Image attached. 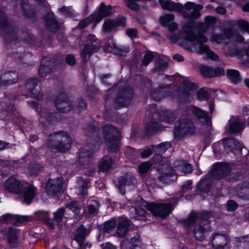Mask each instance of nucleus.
<instances>
[{
  "label": "nucleus",
  "mask_w": 249,
  "mask_h": 249,
  "mask_svg": "<svg viewBox=\"0 0 249 249\" xmlns=\"http://www.w3.org/2000/svg\"><path fill=\"white\" fill-rule=\"evenodd\" d=\"M20 230L18 229L10 227L6 233V239L7 242L12 248L18 247L19 235Z\"/></svg>",
  "instance_id": "26"
},
{
  "label": "nucleus",
  "mask_w": 249,
  "mask_h": 249,
  "mask_svg": "<svg viewBox=\"0 0 249 249\" xmlns=\"http://www.w3.org/2000/svg\"><path fill=\"white\" fill-rule=\"evenodd\" d=\"M116 24L114 19H106L103 25V28L105 32H110L116 29Z\"/></svg>",
  "instance_id": "49"
},
{
  "label": "nucleus",
  "mask_w": 249,
  "mask_h": 249,
  "mask_svg": "<svg viewBox=\"0 0 249 249\" xmlns=\"http://www.w3.org/2000/svg\"><path fill=\"white\" fill-rule=\"evenodd\" d=\"M102 131L108 153H115L120 156L122 137L119 128L112 124H107L102 127Z\"/></svg>",
  "instance_id": "4"
},
{
  "label": "nucleus",
  "mask_w": 249,
  "mask_h": 249,
  "mask_svg": "<svg viewBox=\"0 0 249 249\" xmlns=\"http://www.w3.org/2000/svg\"><path fill=\"white\" fill-rule=\"evenodd\" d=\"M36 188L31 184L27 187L24 186L20 194L22 195L23 202L27 205H30L36 195Z\"/></svg>",
  "instance_id": "25"
},
{
  "label": "nucleus",
  "mask_w": 249,
  "mask_h": 249,
  "mask_svg": "<svg viewBox=\"0 0 249 249\" xmlns=\"http://www.w3.org/2000/svg\"><path fill=\"white\" fill-rule=\"evenodd\" d=\"M72 140L68 133L65 131L53 132L47 140V147L52 151L66 153L71 147Z\"/></svg>",
  "instance_id": "3"
},
{
  "label": "nucleus",
  "mask_w": 249,
  "mask_h": 249,
  "mask_svg": "<svg viewBox=\"0 0 249 249\" xmlns=\"http://www.w3.org/2000/svg\"><path fill=\"white\" fill-rule=\"evenodd\" d=\"M134 96L133 89L130 86L121 88L116 95L114 100V107L119 109L122 107H127Z\"/></svg>",
  "instance_id": "7"
},
{
  "label": "nucleus",
  "mask_w": 249,
  "mask_h": 249,
  "mask_svg": "<svg viewBox=\"0 0 249 249\" xmlns=\"http://www.w3.org/2000/svg\"><path fill=\"white\" fill-rule=\"evenodd\" d=\"M151 146L153 148L157 149L159 152L164 153L171 147V144L170 142H165L157 145H152Z\"/></svg>",
  "instance_id": "52"
},
{
  "label": "nucleus",
  "mask_w": 249,
  "mask_h": 249,
  "mask_svg": "<svg viewBox=\"0 0 249 249\" xmlns=\"http://www.w3.org/2000/svg\"><path fill=\"white\" fill-rule=\"evenodd\" d=\"M67 207L71 210L74 214H78L82 209L83 206L81 202L78 201H72L69 202Z\"/></svg>",
  "instance_id": "43"
},
{
  "label": "nucleus",
  "mask_w": 249,
  "mask_h": 249,
  "mask_svg": "<svg viewBox=\"0 0 249 249\" xmlns=\"http://www.w3.org/2000/svg\"><path fill=\"white\" fill-rule=\"evenodd\" d=\"M35 216L38 221H41L47 225L51 224V219L49 217V212L45 211H38L35 213Z\"/></svg>",
  "instance_id": "40"
},
{
  "label": "nucleus",
  "mask_w": 249,
  "mask_h": 249,
  "mask_svg": "<svg viewBox=\"0 0 249 249\" xmlns=\"http://www.w3.org/2000/svg\"><path fill=\"white\" fill-rule=\"evenodd\" d=\"M0 31L5 33L2 35L4 45L9 44L18 40L17 30L9 22L4 12L0 9Z\"/></svg>",
  "instance_id": "5"
},
{
  "label": "nucleus",
  "mask_w": 249,
  "mask_h": 249,
  "mask_svg": "<svg viewBox=\"0 0 249 249\" xmlns=\"http://www.w3.org/2000/svg\"><path fill=\"white\" fill-rule=\"evenodd\" d=\"M159 2L162 9L169 11L182 12L184 8L180 3H175L171 0H159Z\"/></svg>",
  "instance_id": "32"
},
{
  "label": "nucleus",
  "mask_w": 249,
  "mask_h": 249,
  "mask_svg": "<svg viewBox=\"0 0 249 249\" xmlns=\"http://www.w3.org/2000/svg\"><path fill=\"white\" fill-rule=\"evenodd\" d=\"M92 153L85 148H81L79 153V161L81 164L88 165L92 159Z\"/></svg>",
  "instance_id": "35"
},
{
  "label": "nucleus",
  "mask_w": 249,
  "mask_h": 249,
  "mask_svg": "<svg viewBox=\"0 0 249 249\" xmlns=\"http://www.w3.org/2000/svg\"><path fill=\"white\" fill-rule=\"evenodd\" d=\"M56 66V62L55 59L50 57L43 58L38 70L39 76L42 78L45 77L54 71Z\"/></svg>",
  "instance_id": "16"
},
{
  "label": "nucleus",
  "mask_w": 249,
  "mask_h": 249,
  "mask_svg": "<svg viewBox=\"0 0 249 249\" xmlns=\"http://www.w3.org/2000/svg\"><path fill=\"white\" fill-rule=\"evenodd\" d=\"M33 217L30 215H20L18 214H14L13 225L18 226L20 224H25L29 222L32 221Z\"/></svg>",
  "instance_id": "39"
},
{
  "label": "nucleus",
  "mask_w": 249,
  "mask_h": 249,
  "mask_svg": "<svg viewBox=\"0 0 249 249\" xmlns=\"http://www.w3.org/2000/svg\"><path fill=\"white\" fill-rule=\"evenodd\" d=\"M196 132V128L193 121L188 118H180L177 122L174 129V138L180 140L188 135H192Z\"/></svg>",
  "instance_id": "6"
},
{
  "label": "nucleus",
  "mask_w": 249,
  "mask_h": 249,
  "mask_svg": "<svg viewBox=\"0 0 249 249\" xmlns=\"http://www.w3.org/2000/svg\"><path fill=\"white\" fill-rule=\"evenodd\" d=\"M39 80L37 77L28 78L25 84V89L28 91L30 96L37 100H40L43 96V92L40 86H38Z\"/></svg>",
  "instance_id": "13"
},
{
  "label": "nucleus",
  "mask_w": 249,
  "mask_h": 249,
  "mask_svg": "<svg viewBox=\"0 0 249 249\" xmlns=\"http://www.w3.org/2000/svg\"><path fill=\"white\" fill-rule=\"evenodd\" d=\"M54 104L58 110V112H51L48 110H42L40 112V116L51 124H55L61 121L60 113H67L73 110V107L67 95L63 92L60 91L56 96L53 101Z\"/></svg>",
  "instance_id": "1"
},
{
  "label": "nucleus",
  "mask_w": 249,
  "mask_h": 249,
  "mask_svg": "<svg viewBox=\"0 0 249 249\" xmlns=\"http://www.w3.org/2000/svg\"><path fill=\"white\" fill-rule=\"evenodd\" d=\"M123 1L128 9L132 11L137 12L140 10V5L136 2H140L143 0H123Z\"/></svg>",
  "instance_id": "47"
},
{
  "label": "nucleus",
  "mask_w": 249,
  "mask_h": 249,
  "mask_svg": "<svg viewBox=\"0 0 249 249\" xmlns=\"http://www.w3.org/2000/svg\"><path fill=\"white\" fill-rule=\"evenodd\" d=\"M99 47L100 44L95 36L89 35L87 38L86 43L81 52L82 63H86L93 53L98 52Z\"/></svg>",
  "instance_id": "8"
},
{
  "label": "nucleus",
  "mask_w": 249,
  "mask_h": 249,
  "mask_svg": "<svg viewBox=\"0 0 249 249\" xmlns=\"http://www.w3.org/2000/svg\"><path fill=\"white\" fill-rule=\"evenodd\" d=\"M143 132L146 137L154 135L160 130V126L158 122L154 119L144 123Z\"/></svg>",
  "instance_id": "31"
},
{
  "label": "nucleus",
  "mask_w": 249,
  "mask_h": 249,
  "mask_svg": "<svg viewBox=\"0 0 249 249\" xmlns=\"http://www.w3.org/2000/svg\"><path fill=\"white\" fill-rule=\"evenodd\" d=\"M211 241L213 247L215 249H224L227 244L226 236L219 233L213 234Z\"/></svg>",
  "instance_id": "33"
},
{
  "label": "nucleus",
  "mask_w": 249,
  "mask_h": 249,
  "mask_svg": "<svg viewBox=\"0 0 249 249\" xmlns=\"http://www.w3.org/2000/svg\"><path fill=\"white\" fill-rule=\"evenodd\" d=\"M137 77L141 83L140 86L142 87H144L147 84L152 85V81L143 74H139L137 76Z\"/></svg>",
  "instance_id": "61"
},
{
  "label": "nucleus",
  "mask_w": 249,
  "mask_h": 249,
  "mask_svg": "<svg viewBox=\"0 0 249 249\" xmlns=\"http://www.w3.org/2000/svg\"><path fill=\"white\" fill-rule=\"evenodd\" d=\"M14 218V214L6 213L0 216V222L3 223H7L8 222L13 223Z\"/></svg>",
  "instance_id": "60"
},
{
  "label": "nucleus",
  "mask_w": 249,
  "mask_h": 249,
  "mask_svg": "<svg viewBox=\"0 0 249 249\" xmlns=\"http://www.w3.org/2000/svg\"><path fill=\"white\" fill-rule=\"evenodd\" d=\"M160 175L159 180L163 183L168 184L171 182V178L174 176L172 168L167 164H160L157 168Z\"/></svg>",
  "instance_id": "21"
},
{
  "label": "nucleus",
  "mask_w": 249,
  "mask_h": 249,
  "mask_svg": "<svg viewBox=\"0 0 249 249\" xmlns=\"http://www.w3.org/2000/svg\"><path fill=\"white\" fill-rule=\"evenodd\" d=\"M240 197L248 199H249V188L247 187H241L238 192Z\"/></svg>",
  "instance_id": "63"
},
{
  "label": "nucleus",
  "mask_w": 249,
  "mask_h": 249,
  "mask_svg": "<svg viewBox=\"0 0 249 249\" xmlns=\"http://www.w3.org/2000/svg\"><path fill=\"white\" fill-rule=\"evenodd\" d=\"M175 19V16L173 14H166L160 18L159 20L161 25L162 27H166L169 24L171 23Z\"/></svg>",
  "instance_id": "50"
},
{
  "label": "nucleus",
  "mask_w": 249,
  "mask_h": 249,
  "mask_svg": "<svg viewBox=\"0 0 249 249\" xmlns=\"http://www.w3.org/2000/svg\"><path fill=\"white\" fill-rule=\"evenodd\" d=\"M210 215V212L205 211L200 213L198 216L196 213L192 212L187 217V218L194 224L192 232L195 240L202 241L206 240L211 230Z\"/></svg>",
  "instance_id": "2"
},
{
  "label": "nucleus",
  "mask_w": 249,
  "mask_h": 249,
  "mask_svg": "<svg viewBox=\"0 0 249 249\" xmlns=\"http://www.w3.org/2000/svg\"><path fill=\"white\" fill-rule=\"evenodd\" d=\"M146 209L154 215L161 218L168 216L173 211L171 204L150 202L146 204Z\"/></svg>",
  "instance_id": "11"
},
{
  "label": "nucleus",
  "mask_w": 249,
  "mask_h": 249,
  "mask_svg": "<svg viewBox=\"0 0 249 249\" xmlns=\"http://www.w3.org/2000/svg\"><path fill=\"white\" fill-rule=\"evenodd\" d=\"M65 209L63 207L58 208L53 213V220L57 223H60L62 222L64 217Z\"/></svg>",
  "instance_id": "53"
},
{
  "label": "nucleus",
  "mask_w": 249,
  "mask_h": 249,
  "mask_svg": "<svg viewBox=\"0 0 249 249\" xmlns=\"http://www.w3.org/2000/svg\"><path fill=\"white\" fill-rule=\"evenodd\" d=\"M124 154L129 159L135 160L139 157V150L128 146L126 147Z\"/></svg>",
  "instance_id": "45"
},
{
  "label": "nucleus",
  "mask_w": 249,
  "mask_h": 249,
  "mask_svg": "<svg viewBox=\"0 0 249 249\" xmlns=\"http://www.w3.org/2000/svg\"><path fill=\"white\" fill-rule=\"evenodd\" d=\"M21 38L25 43L34 47H41L43 44L41 40L36 38L33 34L27 31L23 30L21 32Z\"/></svg>",
  "instance_id": "29"
},
{
  "label": "nucleus",
  "mask_w": 249,
  "mask_h": 249,
  "mask_svg": "<svg viewBox=\"0 0 249 249\" xmlns=\"http://www.w3.org/2000/svg\"><path fill=\"white\" fill-rule=\"evenodd\" d=\"M18 73L16 71L0 72V87H8L18 81Z\"/></svg>",
  "instance_id": "19"
},
{
  "label": "nucleus",
  "mask_w": 249,
  "mask_h": 249,
  "mask_svg": "<svg viewBox=\"0 0 249 249\" xmlns=\"http://www.w3.org/2000/svg\"><path fill=\"white\" fill-rule=\"evenodd\" d=\"M224 151L227 154L231 153L235 156H241L242 146L240 142L234 138H225L223 142Z\"/></svg>",
  "instance_id": "15"
},
{
  "label": "nucleus",
  "mask_w": 249,
  "mask_h": 249,
  "mask_svg": "<svg viewBox=\"0 0 249 249\" xmlns=\"http://www.w3.org/2000/svg\"><path fill=\"white\" fill-rule=\"evenodd\" d=\"M228 79L233 84H237L241 81V77L239 71L235 69H228L226 71Z\"/></svg>",
  "instance_id": "37"
},
{
  "label": "nucleus",
  "mask_w": 249,
  "mask_h": 249,
  "mask_svg": "<svg viewBox=\"0 0 249 249\" xmlns=\"http://www.w3.org/2000/svg\"><path fill=\"white\" fill-rule=\"evenodd\" d=\"M231 171V166L228 162H216L213 164L212 169L208 173L213 180H219L226 178Z\"/></svg>",
  "instance_id": "10"
},
{
  "label": "nucleus",
  "mask_w": 249,
  "mask_h": 249,
  "mask_svg": "<svg viewBox=\"0 0 249 249\" xmlns=\"http://www.w3.org/2000/svg\"><path fill=\"white\" fill-rule=\"evenodd\" d=\"M22 14L27 19L36 20L37 18V8L35 5L29 3H22Z\"/></svg>",
  "instance_id": "24"
},
{
  "label": "nucleus",
  "mask_w": 249,
  "mask_h": 249,
  "mask_svg": "<svg viewBox=\"0 0 249 249\" xmlns=\"http://www.w3.org/2000/svg\"><path fill=\"white\" fill-rule=\"evenodd\" d=\"M110 99V95L107 94L105 97V101L106 102L105 106V112L104 114L105 119L106 121H111L112 116L110 115V110L109 109L108 107L107 106V101Z\"/></svg>",
  "instance_id": "57"
},
{
  "label": "nucleus",
  "mask_w": 249,
  "mask_h": 249,
  "mask_svg": "<svg viewBox=\"0 0 249 249\" xmlns=\"http://www.w3.org/2000/svg\"><path fill=\"white\" fill-rule=\"evenodd\" d=\"M5 189L10 193L19 194L24 186L21 181L14 177L7 178L4 183Z\"/></svg>",
  "instance_id": "23"
},
{
  "label": "nucleus",
  "mask_w": 249,
  "mask_h": 249,
  "mask_svg": "<svg viewBox=\"0 0 249 249\" xmlns=\"http://www.w3.org/2000/svg\"><path fill=\"white\" fill-rule=\"evenodd\" d=\"M112 165L113 160L111 158L103 160L99 165V169L102 172H107L111 169Z\"/></svg>",
  "instance_id": "46"
},
{
  "label": "nucleus",
  "mask_w": 249,
  "mask_h": 249,
  "mask_svg": "<svg viewBox=\"0 0 249 249\" xmlns=\"http://www.w3.org/2000/svg\"><path fill=\"white\" fill-rule=\"evenodd\" d=\"M141 238L138 232H135L133 236L127 237L121 241L120 247L121 249H136L141 244Z\"/></svg>",
  "instance_id": "20"
},
{
  "label": "nucleus",
  "mask_w": 249,
  "mask_h": 249,
  "mask_svg": "<svg viewBox=\"0 0 249 249\" xmlns=\"http://www.w3.org/2000/svg\"><path fill=\"white\" fill-rule=\"evenodd\" d=\"M64 179L62 177L49 178L45 186L46 194L49 196H58L64 192Z\"/></svg>",
  "instance_id": "9"
},
{
  "label": "nucleus",
  "mask_w": 249,
  "mask_h": 249,
  "mask_svg": "<svg viewBox=\"0 0 249 249\" xmlns=\"http://www.w3.org/2000/svg\"><path fill=\"white\" fill-rule=\"evenodd\" d=\"M211 95L208 89L200 88L196 92L197 98L199 101H208Z\"/></svg>",
  "instance_id": "41"
},
{
  "label": "nucleus",
  "mask_w": 249,
  "mask_h": 249,
  "mask_svg": "<svg viewBox=\"0 0 249 249\" xmlns=\"http://www.w3.org/2000/svg\"><path fill=\"white\" fill-rule=\"evenodd\" d=\"M163 118L160 120L166 123L171 124L173 123L176 119L175 113L173 112H166L164 113Z\"/></svg>",
  "instance_id": "54"
},
{
  "label": "nucleus",
  "mask_w": 249,
  "mask_h": 249,
  "mask_svg": "<svg viewBox=\"0 0 249 249\" xmlns=\"http://www.w3.org/2000/svg\"><path fill=\"white\" fill-rule=\"evenodd\" d=\"M112 6L106 5L104 2H102L97 12V17L99 18H103L110 16L112 14Z\"/></svg>",
  "instance_id": "36"
},
{
  "label": "nucleus",
  "mask_w": 249,
  "mask_h": 249,
  "mask_svg": "<svg viewBox=\"0 0 249 249\" xmlns=\"http://www.w3.org/2000/svg\"><path fill=\"white\" fill-rule=\"evenodd\" d=\"M95 15L93 14H91L88 17L81 19L79 22L78 27L79 29L83 30L86 28L89 25L92 23L95 20Z\"/></svg>",
  "instance_id": "44"
},
{
  "label": "nucleus",
  "mask_w": 249,
  "mask_h": 249,
  "mask_svg": "<svg viewBox=\"0 0 249 249\" xmlns=\"http://www.w3.org/2000/svg\"><path fill=\"white\" fill-rule=\"evenodd\" d=\"M228 132L231 134H237L242 131L245 127L246 122L237 116H233L229 120Z\"/></svg>",
  "instance_id": "22"
},
{
  "label": "nucleus",
  "mask_w": 249,
  "mask_h": 249,
  "mask_svg": "<svg viewBox=\"0 0 249 249\" xmlns=\"http://www.w3.org/2000/svg\"><path fill=\"white\" fill-rule=\"evenodd\" d=\"M129 225V220L126 216H120L118 218L116 231L117 236L120 238L124 237L127 232Z\"/></svg>",
  "instance_id": "27"
},
{
  "label": "nucleus",
  "mask_w": 249,
  "mask_h": 249,
  "mask_svg": "<svg viewBox=\"0 0 249 249\" xmlns=\"http://www.w3.org/2000/svg\"><path fill=\"white\" fill-rule=\"evenodd\" d=\"M17 113L15 100L12 98H6L1 103L0 108V118L1 120H9Z\"/></svg>",
  "instance_id": "12"
},
{
  "label": "nucleus",
  "mask_w": 249,
  "mask_h": 249,
  "mask_svg": "<svg viewBox=\"0 0 249 249\" xmlns=\"http://www.w3.org/2000/svg\"><path fill=\"white\" fill-rule=\"evenodd\" d=\"M201 74L205 78H213V68L208 66H202L200 68Z\"/></svg>",
  "instance_id": "48"
},
{
  "label": "nucleus",
  "mask_w": 249,
  "mask_h": 249,
  "mask_svg": "<svg viewBox=\"0 0 249 249\" xmlns=\"http://www.w3.org/2000/svg\"><path fill=\"white\" fill-rule=\"evenodd\" d=\"M168 67V63L163 59L160 58L156 64L155 68L158 71H164Z\"/></svg>",
  "instance_id": "59"
},
{
  "label": "nucleus",
  "mask_w": 249,
  "mask_h": 249,
  "mask_svg": "<svg viewBox=\"0 0 249 249\" xmlns=\"http://www.w3.org/2000/svg\"><path fill=\"white\" fill-rule=\"evenodd\" d=\"M203 8V6L202 5L195 3L194 6H193V8H192L194 12H191V13L189 14L188 15H186V16L191 18H198L200 16L199 11L201 10Z\"/></svg>",
  "instance_id": "51"
},
{
  "label": "nucleus",
  "mask_w": 249,
  "mask_h": 249,
  "mask_svg": "<svg viewBox=\"0 0 249 249\" xmlns=\"http://www.w3.org/2000/svg\"><path fill=\"white\" fill-rule=\"evenodd\" d=\"M115 218H112L105 221L103 223L102 227L99 229L97 238H100L102 233H103L104 236L106 233H109L114 231L117 226Z\"/></svg>",
  "instance_id": "34"
},
{
  "label": "nucleus",
  "mask_w": 249,
  "mask_h": 249,
  "mask_svg": "<svg viewBox=\"0 0 249 249\" xmlns=\"http://www.w3.org/2000/svg\"><path fill=\"white\" fill-rule=\"evenodd\" d=\"M217 18L214 17L208 16L205 18V24L200 26V29L206 31L210 27H214L217 22Z\"/></svg>",
  "instance_id": "42"
},
{
  "label": "nucleus",
  "mask_w": 249,
  "mask_h": 249,
  "mask_svg": "<svg viewBox=\"0 0 249 249\" xmlns=\"http://www.w3.org/2000/svg\"><path fill=\"white\" fill-rule=\"evenodd\" d=\"M237 25L242 31L249 32V23L247 21L239 20L237 22Z\"/></svg>",
  "instance_id": "64"
},
{
  "label": "nucleus",
  "mask_w": 249,
  "mask_h": 249,
  "mask_svg": "<svg viewBox=\"0 0 249 249\" xmlns=\"http://www.w3.org/2000/svg\"><path fill=\"white\" fill-rule=\"evenodd\" d=\"M129 217L131 219L145 221L147 219V212L141 207H132L129 209Z\"/></svg>",
  "instance_id": "30"
},
{
  "label": "nucleus",
  "mask_w": 249,
  "mask_h": 249,
  "mask_svg": "<svg viewBox=\"0 0 249 249\" xmlns=\"http://www.w3.org/2000/svg\"><path fill=\"white\" fill-rule=\"evenodd\" d=\"M46 28L53 33H57L60 30L61 25L56 20V16L53 11L47 12L43 17Z\"/></svg>",
  "instance_id": "18"
},
{
  "label": "nucleus",
  "mask_w": 249,
  "mask_h": 249,
  "mask_svg": "<svg viewBox=\"0 0 249 249\" xmlns=\"http://www.w3.org/2000/svg\"><path fill=\"white\" fill-rule=\"evenodd\" d=\"M150 168V164L148 162L142 163L139 166V172L140 175L144 177L147 175V174Z\"/></svg>",
  "instance_id": "56"
},
{
  "label": "nucleus",
  "mask_w": 249,
  "mask_h": 249,
  "mask_svg": "<svg viewBox=\"0 0 249 249\" xmlns=\"http://www.w3.org/2000/svg\"><path fill=\"white\" fill-rule=\"evenodd\" d=\"M125 178L126 186L133 187L137 183V179L133 175L124 176Z\"/></svg>",
  "instance_id": "62"
},
{
  "label": "nucleus",
  "mask_w": 249,
  "mask_h": 249,
  "mask_svg": "<svg viewBox=\"0 0 249 249\" xmlns=\"http://www.w3.org/2000/svg\"><path fill=\"white\" fill-rule=\"evenodd\" d=\"M192 113L196 119L198 120L203 126L212 125V115L202 108L196 106L192 107Z\"/></svg>",
  "instance_id": "17"
},
{
  "label": "nucleus",
  "mask_w": 249,
  "mask_h": 249,
  "mask_svg": "<svg viewBox=\"0 0 249 249\" xmlns=\"http://www.w3.org/2000/svg\"><path fill=\"white\" fill-rule=\"evenodd\" d=\"M212 179L208 173L203 176L196 185L197 189L203 193H209L213 185Z\"/></svg>",
  "instance_id": "28"
},
{
  "label": "nucleus",
  "mask_w": 249,
  "mask_h": 249,
  "mask_svg": "<svg viewBox=\"0 0 249 249\" xmlns=\"http://www.w3.org/2000/svg\"><path fill=\"white\" fill-rule=\"evenodd\" d=\"M150 96L153 100L159 101L169 96V92L162 91L159 89H152L150 90Z\"/></svg>",
  "instance_id": "38"
},
{
  "label": "nucleus",
  "mask_w": 249,
  "mask_h": 249,
  "mask_svg": "<svg viewBox=\"0 0 249 249\" xmlns=\"http://www.w3.org/2000/svg\"><path fill=\"white\" fill-rule=\"evenodd\" d=\"M154 55L151 52H147L143 56L142 60V63L143 66H147L152 62L154 58Z\"/></svg>",
  "instance_id": "58"
},
{
  "label": "nucleus",
  "mask_w": 249,
  "mask_h": 249,
  "mask_svg": "<svg viewBox=\"0 0 249 249\" xmlns=\"http://www.w3.org/2000/svg\"><path fill=\"white\" fill-rule=\"evenodd\" d=\"M195 26L194 22H188L183 25V30L186 34L184 39L188 41H195L199 44H202L208 41L207 37L202 33H199L197 36L194 31Z\"/></svg>",
  "instance_id": "14"
},
{
  "label": "nucleus",
  "mask_w": 249,
  "mask_h": 249,
  "mask_svg": "<svg viewBox=\"0 0 249 249\" xmlns=\"http://www.w3.org/2000/svg\"><path fill=\"white\" fill-rule=\"evenodd\" d=\"M125 178L124 176H121L118 178V185L117 187L119 189L120 193L122 195H124L125 193Z\"/></svg>",
  "instance_id": "55"
}]
</instances>
